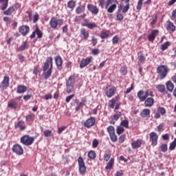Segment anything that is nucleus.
<instances>
[{"instance_id": "1", "label": "nucleus", "mask_w": 176, "mask_h": 176, "mask_svg": "<svg viewBox=\"0 0 176 176\" xmlns=\"http://www.w3.org/2000/svg\"><path fill=\"white\" fill-rule=\"evenodd\" d=\"M118 3V1L116 0H107L105 3V9L107 10L108 13H113L115 12L116 8H118V6L116 3Z\"/></svg>"}, {"instance_id": "2", "label": "nucleus", "mask_w": 176, "mask_h": 176, "mask_svg": "<svg viewBox=\"0 0 176 176\" xmlns=\"http://www.w3.org/2000/svg\"><path fill=\"white\" fill-rule=\"evenodd\" d=\"M168 67L167 65H160L157 68V74H160V79H164L166 76H167V74H168Z\"/></svg>"}, {"instance_id": "3", "label": "nucleus", "mask_w": 176, "mask_h": 176, "mask_svg": "<svg viewBox=\"0 0 176 176\" xmlns=\"http://www.w3.org/2000/svg\"><path fill=\"white\" fill-rule=\"evenodd\" d=\"M64 24V20L63 19H58L56 17H52L50 21V27L54 28V30H56V28H60L61 25Z\"/></svg>"}, {"instance_id": "4", "label": "nucleus", "mask_w": 176, "mask_h": 176, "mask_svg": "<svg viewBox=\"0 0 176 176\" xmlns=\"http://www.w3.org/2000/svg\"><path fill=\"white\" fill-rule=\"evenodd\" d=\"M35 141V138L31 137L28 135H25L21 138V142L25 146H30V145H32Z\"/></svg>"}, {"instance_id": "5", "label": "nucleus", "mask_w": 176, "mask_h": 176, "mask_svg": "<svg viewBox=\"0 0 176 176\" xmlns=\"http://www.w3.org/2000/svg\"><path fill=\"white\" fill-rule=\"evenodd\" d=\"M120 106V102H119L118 97L113 98L109 102V107H110V108H112L113 109V108H115V109H119Z\"/></svg>"}, {"instance_id": "6", "label": "nucleus", "mask_w": 176, "mask_h": 176, "mask_svg": "<svg viewBox=\"0 0 176 176\" xmlns=\"http://www.w3.org/2000/svg\"><path fill=\"white\" fill-rule=\"evenodd\" d=\"M159 137L157 136V133L155 132H151L150 133V141L151 142L152 146H156L157 145V139Z\"/></svg>"}, {"instance_id": "7", "label": "nucleus", "mask_w": 176, "mask_h": 176, "mask_svg": "<svg viewBox=\"0 0 176 176\" xmlns=\"http://www.w3.org/2000/svg\"><path fill=\"white\" fill-rule=\"evenodd\" d=\"M138 97L140 101H145L149 97V91L141 90L138 93Z\"/></svg>"}, {"instance_id": "8", "label": "nucleus", "mask_w": 176, "mask_h": 176, "mask_svg": "<svg viewBox=\"0 0 176 176\" xmlns=\"http://www.w3.org/2000/svg\"><path fill=\"white\" fill-rule=\"evenodd\" d=\"M53 69V58L52 56L47 58L45 63H44V66L43 69Z\"/></svg>"}, {"instance_id": "9", "label": "nucleus", "mask_w": 176, "mask_h": 176, "mask_svg": "<svg viewBox=\"0 0 176 176\" xmlns=\"http://www.w3.org/2000/svg\"><path fill=\"white\" fill-rule=\"evenodd\" d=\"M78 163L79 165L80 173H85V171H86V165H85V161L83 160V157H79L78 158Z\"/></svg>"}, {"instance_id": "10", "label": "nucleus", "mask_w": 176, "mask_h": 176, "mask_svg": "<svg viewBox=\"0 0 176 176\" xmlns=\"http://www.w3.org/2000/svg\"><path fill=\"white\" fill-rule=\"evenodd\" d=\"M12 151L14 152V153H16V155H21L23 153H24V149L19 144H16L13 146Z\"/></svg>"}, {"instance_id": "11", "label": "nucleus", "mask_w": 176, "mask_h": 176, "mask_svg": "<svg viewBox=\"0 0 176 176\" xmlns=\"http://www.w3.org/2000/svg\"><path fill=\"white\" fill-rule=\"evenodd\" d=\"M116 93V88L115 87H111L109 88H107L105 91V94L109 98H111V97H113Z\"/></svg>"}, {"instance_id": "12", "label": "nucleus", "mask_w": 176, "mask_h": 176, "mask_svg": "<svg viewBox=\"0 0 176 176\" xmlns=\"http://www.w3.org/2000/svg\"><path fill=\"white\" fill-rule=\"evenodd\" d=\"M129 9H130V4H126L125 6L123 3H121L118 6V13H124L126 14V12H129Z\"/></svg>"}, {"instance_id": "13", "label": "nucleus", "mask_w": 176, "mask_h": 176, "mask_svg": "<svg viewBox=\"0 0 176 176\" xmlns=\"http://www.w3.org/2000/svg\"><path fill=\"white\" fill-rule=\"evenodd\" d=\"M91 60H93V58L91 57L81 60L80 63V68H85V67H87V65L91 63Z\"/></svg>"}, {"instance_id": "14", "label": "nucleus", "mask_w": 176, "mask_h": 176, "mask_svg": "<svg viewBox=\"0 0 176 176\" xmlns=\"http://www.w3.org/2000/svg\"><path fill=\"white\" fill-rule=\"evenodd\" d=\"M95 124L96 118L91 117L85 121V122L84 123V126H85V127H87V129H90V127H91Z\"/></svg>"}, {"instance_id": "15", "label": "nucleus", "mask_w": 176, "mask_h": 176, "mask_svg": "<svg viewBox=\"0 0 176 176\" xmlns=\"http://www.w3.org/2000/svg\"><path fill=\"white\" fill-rule=\"evenodd\" d=\"M133 149H138V148H141L142 145V140L138 139L136 141H134L131 143Z\"/></svg>"}, {"instance_id": "16", "label": "nucleus", "mask_w": 176, "mask_h": 176, "mask_svg": "<svg viewBox=\"0 0 176 176\" xmlns=\"http://www.w3.org/2000/svg\"><path fill=\"white\" fill-rule=\"evenodd\" d=\"M155 104V100L153 98H147L144 100V107H153V104Z\"/></svg>"}, {"instance_id": "17", "label": "nucleus", "mask_w": 176, "mask_h": 176, "mask_svg": "<svg viewBox=\"0 0 176 176\" xmlns=\"http://www.w3.org/2000/svg\"><path fill=\"white\" fill-rule=\"evenodd\" d=\"M19 32H21L23 36H25V35L30 32V27L28 25H22L19 28Z\"/></svg>"}, {"instance_id": "18", "label": "nucleus", "mask_w": 176, "mask_h": 176, "mask_svg": "<svg viewBox=\"0 0 176 176\" xmlns=\"http://www.w3.org/2000/svg\"><path fill=\"white\" fill-rule=\"evenodd\" d=\"M88 10H90L93 14H98L99 10L96 6H94L91 4L87 5Z\"/></svg>"}, {"instance_id": "19", "label": "nucleus", "mask_w": 176, "mask_h": 176, "mask_svg": "<svg viewBox=\"0 0 176 176\" xmlns=\"http://www.w3.org/2000/svg\"><path fill=\"white\" fill-rule=\"evenodd\" d=\"M157 90L162 94L166 95L167 94L168 91L166 90V87L164 85H157Z\"/></svg>"}, {"instance_id": "20", "label": "nucleus", "mask_w": 176, "mask_h": 176, "mask_svg": "<svg viewBox=\"0 0 176 176\" xmlns=\"http://www.w3.org/2000/svg\"><path fill=\"white\" fill-rule=\"evenodd\" d=\"M166 30L168 31H172V32H174V31H175V25H174L173 22L168 21L166 22Z\"/></svg>"}, {"instance_id": "21", "label": "nucleus", "mask_w": 176, "mask_h": 176, "mask_svg": "<svg viewBox=\"0 0 176 176\" xmlns=\"http://www.w3.org/2000/svg\"><path fill=\"white\" fill-rule=\"evenodd\" d=\"M159 34V31L157 30H153L152 32L148 35V38L151 42H153L155 38H156V35Z\"/></svg>"}, {"instance_id": "22", "label": "nucleus", "mask_w": 176, "mask_h": 176, "mask_svg": "<svg viewBox=\"0 0 176 176\" xmlns=\"http://www.w3.org/2000/svg\"><path fill=\"white\" fill-rule=\"evenodd\" d=\"M150 115L151 110L149 109H144L140 113V116L142 118H149Z\"/></svg>"}, {"instance_id": "23", "label": "nucleus", "mask_w": 176, "mask_h": 176, "mask_svg": "<svg viewBox=\"0 0 176 176\" xmlns=\"http://www.w3.org/2000/svg\"><path fill=\"white\" fill-rule=\"evenodd\" d=\"M138 65H141L142 63H144V61L145 60V57L144 56V54H142V52H138Z\"/></svg>"}, {"instance_id": "24", "label": "nucleus", "mask_w": 176, "mask_h": 176, "mask_svg": "<svg viewBox=\"0 0 176 176\" xmlns=\"http://www.w3.org/2000/svg\"><path fill=\"white\" fill-rule=\"evenodd\" d=\"M27 91V87L24 85H19L17 87L16 93L18 94H22L23 93H25Z\"/></svg>"}, {"instance_id": "25", "label": "nucleus", "mask_w": 176, "mask_h": 176, "mask_svg": "<svg viewBox=\"0 0 176 176\" xmlns=\"http://www.w3.org/2000/svg\"><path fill=\"white\" fill-rule=\"evenodd\" d=\"M45 79H49L52 76V69H43Z\"/></svg>"}, {"instance_id": "26", "label": "nucleus", "mask_w": 176, "mask_h": 176, "mask_svg": "<svg viewBox=\"0 0 176 176\" xmlns=\"http://www.w3.org/2000/svg\"><path fill=\"white\" fill-rule=\"evenodd\" d=\"M85 27H87V28H89L90 30H92V28H97V25L95 23H90L87 20H85Z\"/></svg>"}, {"instance_id": "27", "label": "nucleus", "mask_w": 176, "mask_h": 176, "mask_svg": "<svg viewBox=\"0 0 176 176\" xmlns=\"http://www.w3.org/2000/svg\"><path fill=\"white\" fill-rule=\"evenodd\" d=\"M75 84V76H70L66 82V86H74Z\"/></svg>"}, {"instance_id": "28", "label": "nucleus", "mask_w": 176, "mask_h": 176, "mask_svg": "<svg viewBox=\"0 0 176 176\" xmlns=\"http://www.w3.org/2000/svg\"><path fill=\"white\" fill-rule=\"evenodd\" d=\"M9 0H0V3L1 6H0V9L1 10H5L6 8H8Z\"/></svg>"}, {"instance_id": "29", "label": "nucleus", "mask_w": 176, "mask_h": 176, "mask_svg": "<svg viewBox=\"0 0 176 176\" xmlns=\"http://www.w3.org/2000/svg\"><path fill=\"white\" fill-rule=\"evenodd\" d=\"M9 86V76H5L2 81V87H8Z\"/></svg>"}, {"instance_id": "30", "label": "nucleus", "mask_w": 176, "mask_h": 176, "mask_svg": "<svg viewBox=\"0 0 176 176\" xmlns=\"http://www.w3.org/2000/svg\"><path fill=\"white\" fill-rule=\"evenodd\" d=\"M113 163H115V160L113 158H111L107 163V165L105 167V170H111L113 166Z\"/></svg>"}, {"instance_id": "31", "label": "nucleus", "mask_w": 176, "mask_h": 176, "mask_svg": "<svg viewBox=\"0 0 176 176\" xmlns=\"http://www.w3.org/2000/svg\"><path fill=\"white\" fill-rule=\"evenodd\" d=\"M166 89L168 91H173L174 90V84L171 81H168L166 83Z\"/></svg>"}, {"instance_id": "32", "label": "nucleus", "mask_w": 176, "mask_h": 176, "mask_svg": "<svg viewBox=\"0 0 176 176\" xmlns=\"http://www.w3.org/2000/svg\"><path fill=\"white\" fill-rule=\"evenodd\" d=\"M17 102L12 100L8 103V107L11 108V109H16L17 108Z\"/></svg>"}, {"instance_id": "33", "label": "nucleus", "mask_w": 176, "mask_h": 176, "mask_svg": "<svg viewBox=\"0 0 176 176\" xmlns=\"http://www.w3.org/2000/svg\"><path fill=\"white\" fill-rule=\"evenodd\" d=\"M55 62H56L57 67H61V65H63V59L61 58V56H56Z\"/></svg>"}, {"instance_id": "34", "label": "nucleus", "mask_w": 176, "mask_h": 176, "mask_svg": "<svg viewBox=\"0 0 176 176\" xmlns=\"http://www.w3.org/2000/svg\"><path fill=\"white\" fill-rule=\"evenodd\" d=\"M14 12V7L11 6L7 10L4 11L3 14L6 16H10Z\"/></svg>"}, {"instance_id": "35", "label": "nucleus", "mask_w": 176, "mask_h": 176, "mask_svg": "<svg viewBox=\"0 0 176 176\" xmlns=\"http://www.w3.org/2000/svg\"><path fill=\"white\" fill-rule=\"evenodd\" d=\"M80 34L84 36V39H87V38H89V32L86 31V29L82 28L80 30Z\"/></svg>"}, {"instance_id": "36", "label": "nucleus", "mask_w": 176, "mask_h": 176, "mask_svg": "<svg viewBox=\"0 0 176 176\" xmlns=\"http://www.w3.org/2000/svg\"><path fill=\"white\" fill-rule=\"evenodd\" d=\"M23 124H24V122L23 121H19L16 125H15L16 129H18L19 127L21 130H25V126H24Z\"/></svg>"}, {"instance_id": "37", "label": "nucleus", "mask_w": 176, "mask_h": 176, "mask_svg": "<svg viewBox=\"0 0 176 176\" xmlns=\"http://www.w3.org/2000/svg\"><path fill=\"white\" fill-rule=\"evenodd\" d=\"M96 156L97 155L96 154V152L94 151H90L88 153V157H89V159H96Z\"/></svg>"}, {"instance_id": "38", "label": "nucleus", "mask_w": 176, "mask_h": 176, "mask_svg": "<svg viewBox=\"0 0 176 176\" xmlns=\"http://www.w3.org/2000/svg\"><path fill=\"white\" fill-rule=\"evenodd\" d=\"M168 46H170V42H165L164 44L161 45L162 51L164 52V50H166L168 47Z\"/></svg>"}, {"instance_id": "39", "label": "nucleus", "mask_w": 176, "mask_h": 176, "mask_svg": "<svg viewBox=\"0 0 176 176\" xmlns=\"http://www.w3.org/2000/svg\"><path fill=\"white\" fill-rule=\"evenodd\" d=\"M109 137L113 142H116V141H118V136H116L115 132L114 133H110Z\"/></svg>"}, {"instance_id": "40", "label": "nucleus", "mask_w": 176, "mask_h": 176, "mask_svg": "<svg viewBox=\"0 0 176 176\" xmlns=\"http://www.w3.org/2000/svg\"><path fill=\"white\" fill-rule=\"evenodd\" d=\"M76 2L74 0L69 1L67 3V8L69 9H74Z\"/></svg>"}, {"instance_id": "41", "label": "nucleus", "mask_w": 176, "mask_h": 176, "mask_svg": "<svg viewBox=\"0 0 176 176\" xmlns=\"http://www.w3.org/2000/svg\"><path fill=\"white\" fill-rule=\"evenodd\" d=\"M116 131H117V134H118V135H120V134H122V133H124V128H123V126H119L117 127Z\"/></svg>"}, {"instance_id": "42", "label": "nucleus", "mask_w": 176, "mask_h": 176, "mask_svg": "<svg viewBox=\"0 0 176 176\" xmlns=\"http://www.w3.org/2000/svg\"><path fill=\"white\" fill-rule=\"evenodd\" d=\"M35 30L36 34L37 35V38H42V36H43V33H42V31L39 30V28L36 27Z\"/></svg>"}, {"instance_id": "43", "label": "nucleus", "mask_w": 176, "mask_h": 176, "mask_svg": "<svg viewBox=\"0 0 176 176\" xmlns=\"http://www.w3.org/2000/svg\"><path fill=\"white\" fill-rule=\"evenodd\" d=\"M120 125L123 127H126V129H129V120H124L121 121Z\"/></svg>"}, {"instance_id": "44", "label": "nucleus", "mask_w": 176, "mask_h": 176, "mask_svg": "<svg viewBox=\"0 0 176 176\" xmlns=\"http://www.w3.org/2000/svg\"><path fill=\"white\" fill-rule=\"evenodd\" d=\"M76 12L77 14H80V13H83V12H85V7L83 6L78 7L76 10Z\"/></svg>"}, {"instance_id": "45", "label": "nucleus", "mask_w": 176, "mask_h": 176, "mask_svg": "<svg viewBox=\"0 0 176 176\" xmlns=\"http://www.w3.org/2000/svg\"><path fill=\"white\" fill-rule=\"evenodd\" d=\"M28 47V45H27V42H24L23 44H22L19 47V52H21L23 50H25Z\"/></svg>"}, {"instance_id": "46", "label": "nucleus", "mask_w": 176, "mask_h": 176, "mask_svg": "<svg viewBox=\"0 0 176 176\" xmlns=\"http://www.w3.org/2000/svg\"><path fill=\"white\" fill-rule=\"evenodd\" d=\"M67 89L66 91L69 94L70 93H73L74 91V85H66Z\"/></svg>"}, {"instance_id": "47", "label": "nucleus", "mask_w": 176, "mask_h": 176, "mask_svg": "<svg viewBox=\"0 0 176 176\" xmlns=\"http://www.w3.org/2000/svg\"><path fill=\"white\" fill-rule=\"evenodd\" d=\"M175 146H176V138L175 139V140L173 142H172L170 143V146H169L170 151H174V149H175Z\"/></svg>"}, {"instance_id": "48", "label": "nucleus", "mask_w": 176, "mask_h": 176, "mask_svg": "<svg viewBox=\"0 0 176 176\" xmlns=\"http://www.w3.org/2000/svg\"><path fill=\"white\" fill-rule=\"evenodd\" d=\"M107 131L110 134H113L115 133V127L113 126H109L107 127Z\"/></svg>"}, {"instance_id": "49", "label": "nucleus", "mask_w": 176, "mask_h": 176, "mask_svg": "<svg viewBox=\"0 0 176 176\" xmlns=\"http://www.w3.org/2000/svg\"><path fill=\"white\" fill-rule=\"evenodd\" d=\"M124 16L122 14H120V12H119V10L118 11V14L116 16V20L117 21H122V20H123Z\"/></svg>"}, {"instance_id": "50", "label": "nucleus", "mask_w": 176, "mask_h": 176, "mask_svg": "<svg viewBox=\"0 0 176 176\" xmlns=\"http://www.w3.org/2000/svg\"><path fill=\"white\" fill-rule=\"evenodd\" d=\"M120 73L122 74V75H126L127 74V67H126V66H122L120 68Z\"/></svg>"}, {"instance_id": "51", "label": "nucleus", "mask_w": 176, "mask_h": 176, "mask_svg": "<svg viewBox=\"0 0 176 176\" xmlns=\"http://www.w3.org/2000/svg\"><path fill=\"white\" fill-rule=\"evenodd\" d=\"M108 36H109V34L107 32L100 34V38H102V39H107Z\"/></svg>"}, {"instance_id": "52", "label": "nucleus", "mask_w": 176, "mask_h": 176, "mask_svg": "<svg viewBox=\"0 0 176 176\" xmlns=\"http://www.w3.org/2000/svg\"><path fill=\"white\" fill-rule=\"evenodd\" d=\"M122 116V113L120 112H118L116 113V114H115L113 116V120H119V118H120Z\"/></svg>"}, {"instance_id": "53", "label": "nucleus", "mask_w": 176, "mask_h": 176, "mask_svg": "<svg viewBox=\"0 0 176 176\" xmlns=\"http://www.w3.org/2000/svg\"><path fill=\"white\" fill-rule=\"evenodd\" d=\"M119 42V36H115L112 39L113 45H116Z\"/></svg>"}, {"instance_id": "54", "label": "nucleus", "mask_w": 176, "mask_h": 176, "mask_svg": "<svg viewBox=\"0 0 176 176\" xmlns=\"http://www.w3.org/2000/svg\"><path fill=\"white\" fill-rule=\"evenodd\" d=\"M142 2H144V0L138 1V6H137L138 10H141V8H142Z\"/></svg>"}, {"instance_id": "55", "label": "nucleus", "mask_w": 176, "mask_h": 176, "mask_svg": "<svg viewBox=\"0 0 176 176\" xmlns=\"http://www.w3.org/2000/svg\"><path fill=\"white\" fill-rule=\"evenodd\" d=\"M126 140V135H122L119 138V142L120 144H123Z\"/></svg>"}, {"instance_id": "56", "label": "nucleus", "mask_w": 176, "mask_h": 176, "mask_svg": "<svg viewBox=\"0 0 176 176\" xmlns=\"http://www.w3.org/2000/svg\"><path fill=\"white\" fill-rule=\"evenodd\" d=\"M45 137H52V131L46 130L44 131Z\"/></svg>"}, {"instance_id": "57", "label": "nucleus", "mask_w": 176, "mask_h": 176, "mask_svg": "<svg viewBox=\"0 0 176 176\" xmlns=\"http://www.w3.org/2000/svg\"><path fill=\"white\" fill-rule=\"evenodd\" d=\"M34 114H30V115H28L27 116H26V120L28 121V122H31V120H33V118H34Z\"/></svg>"}, {"instance_id": "58", "label": "nucleus", "mask_w": 176, "mask_h": 176, "mask_svg": "<svg viewBox=\"0 0 176 176\" xmlns=\"http://www.w3.org/2000/svg\"><path fill=\"white\" fill-rule=\"evenodd\" d=\"M161 151L162 152H167V144H163L161 145Z\"/></svg>"}, {"instance_id": "59", "label": "nucleus", "mask_w": 176, "mask_h": 176, "mask_svg": "<svg viewBox=\"0 0 176 176\" xmlns=\"http://www.w3.org/2000/svg\"><path fill=\"white\" fill-rule=\"evenodd\" d=\"M92 146L93 148H97L98 146V140L97 139L93 140Z\"/></svg>"}, {"instance_id": "60", "label": "nucleus", "mask_w": 176, "mask_h": 176, "mask_svg": "<svg viewBox=\"0 0 176 176\" xmlns=\"http://www.w3.org/2000/svg\"><path fill=\"white\" fill-rule=\"evenodd\" d=\"M158 112H160V113H161V115H164V113H166V109H164V108H163V107H159Z\"/></svg>"}, {"instance_id": "61", "label": "nucleus", "mask_w": 176, "mask_h": 176, "mask_svg": "<svg viewBox=\"0 0 176 176\" xmlns=\"http://www.w3.org/2000/svg\"><path fill=\"white\" fill-rule=\"evenodd\" d=\"M103 159L105 162H108V160H109V159H111V155L109 154H104Z\"/></svg>"}, {"instance_id": "62", "label": "nucleus", "mask_w": 176, "mask_h": 176, "mask_svg": "<svg viewBox=\"0 0 176 176\" xmlns=\"http://www.w3.org/2000/svg\"><path fill=\"white\" fill-rule=\"evenodd\" d=\"M99 6L104 9V5H105V1L104 0H99L98 1Z\"/></svg>"}, {"instance_id": "63", "label": "nucleus", "mask_w": 176, "mask_h": 176, "mask_svg": "<svg viewBox=\"0 0 176 176\" xmlns=\"http://www.w3.org/2000/svg\"><path fill=\"white\" fill-rule=\"evenodd\" d=\"M65 129H67V127H65V126H60V127H59V128H58V133L59 134H61V133H63V131L64 130H65Z\"/></svg>"}, {"instance_id": "64", "label": "nucleus", "mask_w": 176, "mask_h": 176, "mask_svg": "<svg viewBox=\"0 0 176 176\" xmlns=\"http://www.w3.org/2000/svg\"><path fill=\"white\" fill-rule=\"evenodd\" d=\"M18 58L21 63H23L24 61V60H25V58H24V56L23 55H19Z\"/></svg>"}]
</instances>
